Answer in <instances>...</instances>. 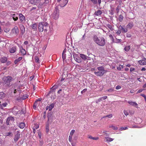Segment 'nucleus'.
Instances as JSON below:
<instances>
[{
	"label": "nucleus",
	"instance_id": "nucleus-1",
	"mask_svg": "<svg viewBox=\"0 0 146 146\" xmlns=\"http://www.w3.org/2000/svg\"><path fill=\"white\" fill-rule=\"evenodd\" d=\"M93 39L97 44L101 46H104L106 43L105 39L103 37H98L97 35H93Z\"/></svg>",
	"mask_w": 146,
	"mask_h": 146
},
{
	"label": "nucleus",
	"instance_id": "nucleus-2",
	"mask_svg": "<svg viewBox=\"0 0 146 146\" xmlns=\"http://www.w3.org/2000/svg\"><path fill=\"white\" fill-rule=\"evenodd\" d=\"M3 84L4 86L6 87H9L12 84L11 82L14 79L10 76H4L2 78Z\"/></svg>",
	"mask_w": 146,
	"mask_h": 146
},
{
	"label": "nucleus",
	"instance_id": "nucleus-3",
	"mask_svg": "<svg viewBox=\"0 0 146 146\" xmlns=\"http://www.w3.org/2000/svg\"><path fill=\"white\" fill-rule=\"evenodd\" d=\"M97 69L98 71H95L94 72V74L97 76H102L107 72V70H105L104 67L103 66L98 67Z\"/></svg>",
	"mask_w": 146,
	"mask_h": 146
},
{
	"label": "nucleus",
	"instance_id": "nucleus-4",
	"mask_svg": "<svg viewBox=\"0 0 146 146\" xmlns=\"http://www.w3.org/2000/svg\"><path fill=\"white\" fill-rule=\"evenodd\" d=\"M59 15V10L58 7L56 6L55 7L54 10L52 14V16L54 19L56 20L58 18Z\"/></svg>",
	"mask_w": 146,
	"mask_h": 146
},
{
	"label": "nucleus",
	"instance_id": "nucleus-5",
	"mask_svg": "<svg viewBox=\"0 0 146 146\" xmlns=\"http://www.w3.org/2000/svg\"><path fill=\"white\" fill-rule=\"evenodd\" d=\"M20 133L19 131H17L15 132V135L14 138V141L17 142L20 138Z\"/></svg>",
	"mask_w": 146,
	"mask_h": 146
},
{
	"label": "nucleus",
	"instance_id": "nucleus-6",
	"mask_svg": "<svg viewBox=\"0 0 146 146\" xmlns=\"http://www.w3.org/2000/svg\"><path fill=\"white\" fill-rule=\"evenodd\" d=\"M12 33L16 35H18L19 31L17 26H15L12 29Z\"/></svg>",
	"mask_w": 146,
	"mask_h": 146
},
{
	"label": "nucleus",
	"instance_id": "nucleus-7",
	"mask_svg": "<svg viewBox=\"0 0 146 146\" xmlns=\"http://www.w3.org/2000/svg\"><path fill=\"white\" fill-rule=\"evenodd\" d=\"M118 29L119 30H120L123 33H126L128 31V30L127 29L126 27L125 28V26H122L121 25H119L118 27Z\"/></svg>",
	"mask_w": 146,
	"mask_h": 146
},
{
	"label": "nucleus",
	"instance_id": "nucleus-8",
	"mask_svg": "<svg viewBox=\"0 0 146 146\" xmlns=\"http://www.w3.org/2000/svg\"><path fill=\"white\" fill-rule=\"evenodd\" d=\"M43 23H39L38 25V29L39 31L40 32H42L44 28L43 27Z\"/></svg>",
	"mask_w": 146,
	"mask_h": 146
},
{
	"label": "nucleus",
	"instance_id": "nucleus-9",
	"mask_svg": "<svg viewBox=\"0 0 146 146\" xmlns=\"http://www.w3.org/2000/svg\"><path fill=\"white\" fill-rule=\"evenodd\" d=\"M56 87L55 85L54 86H52L51 88V89H52L50 90V92H49L48 93L47 95V96H49L50 95H51V94H54V90L56 89Z\"/></svg>",
	"mask_w": 146,
	"mask_h": 146
},
{
	"label": "nucleus",
	"instance_id": "nucleus-10",
	"mask_svg": "<svg viewBox=\"0 0 146 146\" xmlns=\"http://www.w3.org/2000/svg\"><path fill=\"white\" fill-rule=\"evenodd\" d=\"M40 0H29L30 3L35 5H37L40 3Z\"/></svg>",
	"mask_w": 146,
	"mask_h": 146
},
{
	"label": "nucleus",
	"instance_id": "nucleus-11",
	"mask_svg": "<svg viewBox=\"0 0 146 146\" xmlns=\"http://www.w3.org/2000/svg\"><path fill=\"white\" fill-rule=\"evenodd\" d=\"M80 56L84 60H90L89 58H90V57H88V56L85 55L84 54H80Z\"/></svg>",
	"mask_w": 146,
	"mask_h": 146
},
{
	"label": "nucleus",
	"instance_id": "nucleus-12",
	"mask_svg": "<svg viewBox=\"0 0 146 146\" xmlns=\"http://www.w3.org/2000/svg\"><path fill=\"white\" fill-rule=\"evenodd\" d=\"M139 63L141 65H146V59L144 58L142 60L138 61Z\"/></svg>",
	"mask_w": 146,
	"mask_h": 146
},
{
	"label": "nucleus",
	"instance_id": "nucleus-13",
	"mask_svg": "<svg viewBox=\"0 0 146 146\" xmlns=\"http://www.w3.org/2000/svg\"><path fill=\"white\" fill-rule=\"evenodd\" d=\"M133 26V22L129 23L126 26V28L127 29H131Z\"/></svg>",
	"mask_w": 146,
	"mask_h": 146
},
{
	"label": "nucleus",
	"instance_id": "nucleus-14",
	"mask_svg": "<svg viewBox=\"0 0 146 146\" xmlns=\"http://www.w3.org/2000/svg\"><path fill=\"white\" fill-rule=\"evenodd\" d=\"M19 16V19L21 22H23L25 21V17L22 14H20Z\"/></svg>",
	"mask_w": 146,
	"mask_h": 146
},
{
	"label": "nucleus",
	"instance_id": "nucleus-15",
	"mask_svg": "<svg viewBox=\"0 0 146 146\" xmlns=\"http://www.w3.org/2000/svg\"><path fill=\"white\" fill-rule=\"evenodd\" d=\"M20 51L22 55H25L26 54V52L25 49L23 48L22 47H21L20 48Z\"/></svg>",
	"mask_w": 146,
	"mask_h": 146
},
{
	"label": "nucleus",
	"instance_id": "nucleus-16",
	"mask_svg": "<svg viewBox=\"0 0 146 146\" xmlns=\"http://www.w3.org/2000/svg\"><path fill=\"white\" fill-rule=\"evenodd\" d=\"M16 48L15 47H13L10 48L9 49V52L11 53H14L16 51Z\"/></svg>",
	"mask_w": 146,
	"mask_h": 146
},
{
	"label": "nucleus",
	"instance_id": "nucleus-17",
	"mask_svg": "<svg viewBox=\"0 0 146 146\" xmlns=\"http://www.w3.org/2000/svg\"><path fill=\"white\" fill-rule=\"evenodd\" d=\"M74 58L75 60L78 62L80 63L82 62V60L80 58L76 56H74Z\"/></svg>",
	"mask_w": 146,
	"mask_h": 146
},
{
	"label": "nucleus",
	"instance_id": "nucleus-18",
	"mask_svg": "<svg viewBox=\"0 0 146 146\" xmlns=\"http://www.w3.org/2000/svg\"><path fill=\"white\" fill-rule=\"evenodd\" d=\"M18 16L19 15L17 13L14 14L13 15L12 18L15 21H16L18 19Z\"/></svg>",
	"mask_w": 146,
	"mask_h": 146
},
{
	"label": "nucleus",
	"instance_id": "nucleus-19",
	"mask_svg": "<svg viewBox=\"0 0 146 146\" xmlns=\"http://www.w3.org/2000/svg\"><path fill=\"white\" fill-rule=\"evenodd\" d=\"M15 86V84H13V86L10 89L11 92L12 93L13 92L14 94L16 93V88Z\"/></svg>",
	"mask_w": 146,
	"mask_h": 146
},
{
	"label": "nucleus",
	"instance_id": "nucleus-20",
	"mask_svg": "<svg viewBox=\"0 0 146 146\" xmlns=\"http://www.w3.org/2000/svg\"><path fill=\"white\" fill-rule=\"evenodd\" d=\"M66 49H64L63 52L62 53V58L64 60L66 58Z\"/></svg>",
	"mask_w": 146,
	"mask_h": 146
},
{
	"label": "nucleus",
	"instance_id": "nucleus-21",
	"mask_svg": "<svg viewBox=\"0 0 146 146\" xmlns=\"http://www.w3.org/2000/svg\"><path fill=\"white\" fill-rule=\"evenodd\" d=\"M127 102L130 105L133 106L138 105L135 102H133L131 101H128Z\"/></svg>",
	"mask_w": 146,
	"mask_h": 146
},
{
	"label": "nucleus",
	"instance_id": "nucleus-22",
	"mask_svg": "<svg viewBox=\"0 0 146 146\" xmlns=\"http://www.w3.org/2000/svg\"><path fill=\"white\" fill-rule=\"evenodd\" d=\"M64 2L63 3L60 5L61 7H62L65 6L68 3V0H63Z\"/></svg>",
	"mask_w": 146,
	"mask_h": 146
},
{
	"label": "nucleus",
	"instance_id": "nucleus-23",
	"mask_svg": "<svg viewBox=\"0 0 146 146\" xmlns=\"http://www.w3.org/2000/svg\"><path fill=\"white\" fill-rule=\"evenodd\" d=\"M102 13L101 11L100 10H98L95 12L94 14L97 16H100Z\"/></svg>",
	"mask_w": 146,
	"mask_h": 146
},
{
	"label": "nucleus",
	"instance_id": "nucleus-24",
	"mask_svg": "<svg viewBox=\"0 0 146 146\" xmlns=\"http://www.w3.org/2000/svg\"><path fill=\"white\" fill-rule=\"evenodd\" d=\"M7 60V58L6 57H3L0 59V61L2 63L5 62Z\"/></svg>",
	"mask_w": 146,
	"mask_h": 146
},
{
	"label": "nucleus",
	"instance_id": "nucleus-25",
	"mask_svg": "<svg viewBox=\"0 0 146 146\" xmlns=\"http://www.w3.org/2000/svg\"><path fill=\"white\" fill-rule=\"evenodd\" d=\"M105 139H106V141L107 142H110L113 141L114 139H113L108 137H105Z\"/></svg>",
	"mask_w": 146,
	"mask_h": 146
},
{
	"label": "nucleus",
	"instance_id": "nucleus-26",
	"mask_svg": "<svg viewBox=\"0 0 146 146\" xmlns=\"http://www.w3.org/2000/svg\"><path fill=\"white\" fill-rule=\"evenodd\" d=\"M42 23L43 27L44 28V30H46L47 27H48V24L46 22H43Z\"/></svg>",
	"mask_w": 146,
	"mask_h": 146
},
{
	"label": "nucleus",
	"instance_id": "nucleus-27",
	"mask_svg": "<svg viewBox=\"0 0 146 146\" xmlns=\"http://www.w3.org/2000/svg\"><path fill=\"white\" fill-rule=\"evenodd\" d=\"M39 125L37 123H35L33 124L32 126V128L33 127L35 129H37L39 128Z\"/></svg>",
	"mask_w": 146,
	"mask_h": 146
},
{
	"label": "nucleus",
	"instance_id": "nucleus-28",
	"mask_svg": "<svg viewBox=\"0 0 146 146\" xmlns=\"http://www.w3.org/2000/svg\"><path fill=\"white\" fill-rule=\"evenodd\" d=\"M7 105L6 102L3 103L2 104H0V108L1 109H3V107H5Z\"/></svg>",
	"mask_w": 146,
	"mask_h": 146
},
{
	"label": "nucleus",
	"instance_id": "nucleus-29",
	"mask_svg": "<svg viewBox=\"0 0 146 146\" xmlns=\"http://www.w3.org/2000/svg\"><path fill=\"white\" fill-rule=\"evenodd\" d=\"M25 125V124L24 123H21L19 124V127L21 129L23 128Z\"/></svg>",
	"mask_w": 146,
	"mask_h": 146
},
{
	"label": "nucleus",
	"instance_id": "nucleus-30",
	"mask_svg": "<svg viewBox=\"0 0 146 146\" xmlns=\"http://www.w3.org/2000/svg\"><path fill=\"white\" fill-rule=\"evenodd\" d=\"M5 96V94L3 92H0V99H3Z\"/></svg>",
	"mask_w": 146,
	"mask_h": 146
},
{
	"label": "nucleus",
	"instance_id": "nucleus-31",
	"mask_svg": "<svg viewBox=\"0 0 146 146\" xmlns=\"http://www.w3.org/2000/svg\"><path fill=\"white\" fill-rule=\"evenodd\" d=\"M55 104L54 103L51 104L49 106V111H50L53 108Z\"/></svg>",
	"mask_w": 146,
	"mask_h": 146
},
{
	"label": "nucleus",
	"instance_id": "nucleus-32",
	"mask_svg": "<svg viewBox=\"0 0 146 146\" xmlns=\"http://www.w3.org/2000/svg\"><path fill=\"white\" fill-rule=\"evenodd\" d=\"M21 33L23 34L25 32V28L23 25H22L21 27Z\"/></svg>",
	"mask_w": 146,
	"mask_h": 146
},
{
	"label": "nucleus",
	"instance_id": "nucleus-33",
	"mask_svg": "<svg viewBox=\"0 0 146 146\" xmlns=\"http://www.w3.org/2000/svg\"><path fill=\"white\" fill-rule=\"evenodd\" d=\"M22 59V57H19L18 59H17L15 60V64H17L18 62L20 61Z\"/></svg>",
	"mask_w": 146,
	"mask_h": 146
},
{
	"label": "nucleus",
	"instance_id": "nucleus-34",
	"mask_svg": "<svg viewBox=\"0 0 146 146\" xmlns=\"http://www.w3.org/2000/svg\"><path fill=\"white\" fill-rule=\"evenodd\" d=\"M89 1L94 4H96L98 3V0H89Z\"/></svg>",
	"mask_w": 146,
	"mask_h": 146
},
{
	"label": "nucleus",
	"instance_id": "nucleus-35",
	"mask_svg": "<svg viewBox=\"0 0 146 146\" xmlns=\"http://www.w3.org/2000/svg\"><path fill=\"white\" fill-rule=\"evenodd\" d=\"M131 47L130 46H126L124 48L125 50L126 51H128L130 49Z\"/></svg>",
	"mask_w": 146,
	"mask_h": 146
},
{
	"label": "nucleus",
	"instance_id": "nucleus-36",
	"mask_svg": "<svg viewBox=\"0 0 146 146\" xmlns=\"http://www.w3.org/2000/svg\"><path fill=\"white\" fill-rule=\"evenodd\" d=\"M129 127L131 128H140L142 127H138L137 125H131L129 124Z\"/></svg>",
	"mask_w": 146,
	"mask_h": 146
},
{
	"label": "nucleus",
	"instance_id": "nucleus-37",
	"mask_svg": "<svg viewBox=\"0 0 146 146\" xmlns=\"http://www.w3.org/2000/svg\"><path fill=\"white\" fill-rule=\"evenodd\" d=\"M37 24L35 23L32 26V28L34 29V30H36L37 29Z\"/></svg>",
	"mask_w": 146,
	"mask_h": 146
},
{
	"label": "nucleus",
	"instance_id": "nucleus-38",
	"mask_svg": "<svg viewBox=\"0 0 146 146\" xmlns=\"http://www.w3.org/2000/svg\"><path fill=\"white\" fill-rule=\"evenodd\" d=\"M121 41V39H117L116 38V40H113V42L116 43H119Z\"/></svg>",
	"mask_w": 146,
	"mask_h": 146
},
{
	"label": "nucleus",
	"instance_id": "nucleus-39",
	"mask_svg": "<svg viewBox=\"0 0 146 146\" xmlns=\"http://www.w3.org/2000/svg\"><path fill=\"white\" fill-rule=\"evenodd\" d=\"M37 105V101H35L34 102L33 105V108L34 109H36V107Z\"/></svg>",
	"mask_w": 146,
	"mask_h": 146
},
{
	"label": "nucleus",
	"instance_id": "nucleus-40",
	"mask_svg": "<svg viewBox=\"0 0 146 146\" xmlns=\"http://www.w3.org/2000/svg\"><path fill=\"white\" fill-rule=\"evenodd\" d=\"M123 17L122 15H120L118 18L119 21L120 22H121L123 20Z\"/></svg>",
	"mask_w": 146,
	"mask_h": 146
},
{
	"label": "nucleus",
	"instance_id": "nucleus-41",
	"mask_svg": "<svg viewBox=\"0 0 146 146\" xmlns=\"http://www.w3.org/2000/svg\"><path fill=\"white\" fill-rule=\"evenodd\" d=\"M7 121H13L14 120V119L12 117H9L7 118Z\"/></svg>",
	"mask_w": 146,
	"mask_h": 146
},
{
	"label": "nucleus",
	"instance_id": "nucleus-42",
	"mask_svg": "<svg viewBox=\"0 0 146 146\" xmlns=\"http://www.w3.org/2000/svg\"><path fill=\"white\" fill-rule=\"evenodd\" d=\"M112 117V115L110 114L108 115L105 116L103 117V118H106V117H108L109 118H111Z\"/></svg>",
	"mask_w": 146,
	"mask_h": 146
},
{
	"label": "nucleus",
	"instance_id": "nucleus-43",
	"mask_svg": "<svg viewBox=\"0 0 146 146\" xmlns=\"http://www.w3.org/2000/svg\"><path fill=\"white\" fill-rule=\"evenodd\" d=\"M51 98V99L54 100L55 98V96L54 94H51L49 96Z\"/></svg>",
	"mask_w": 146,
	"mask_h": 146
},
{
	"label": "nucleus",
	"instance_id": "nucleus-44",
	"mask_svg": "<svg viewBox=\"0 0 146 146\" xmlns=\"http://www.w3.org/2000/svg\"><path fill=\"white\" fill-rule=\"evenodd\" d=\"M10 30V29L9 28H4V32L6 33H7Z\"/></svg>",
	"mask_w": 146,
	"mask_h": 146
},
{
	"label": "nucleus",
	"instance_id": "nucleus-45",
	"mask_svg": "<svg viewBox=\"0 0 146 146\" xmlns=\"http://www.w3.org/2000/svg\"><path fill=\"white\" fill-rule=\"evenodd\" d=\"M13 134H12V133L11 132H8L6 133V136H12Z\"/></svg>",
	"mask_w": 146,
	"mask_h": 146
},
{
	"label": "nucleus",
	"instance_id": "nucleus-46",
	"mask_svg": "<svg viewBox=\"0 0 146 146\" xmlns=\"http://www.w3.org/2000/svg\"><path fill=\"white\" fill-rule=\"evenodd\" d=\"M110 127L112 128L113 130H116L117 129V127L116 126L113 125H110L109 127Z\"/></svg>",
	"mask_w": 146,
	"mask_h": 146
},
{
	"label": "nucleus",
	"instance_id": "nucleus-47",
	"mask_svg": "<svg viewBox=\"0 0 146 146\" xmlns=\"http://www.w3.org/2000/svg\"><path fill=\"white\" fill-rule=\"evenodd\" d=\"M46 132L48 133V131L49 130V125L48 124H46Z\"/></svg>",
	"mask_w": 146,
	"mask_h": 146
},
{
	"label": "nucleus",
	"instance_id": "nucleus-48",
	"mask_svg": "<svg viewBox=\"0 0 146 146\" xmlns=\"http://www.w3.org/2000/svg\"><path fill=\"white\" fill-rule=\"evenodd\" d=\"M43 141L42 140H40L39 141V145L40 146H42L43 144Z\"/></svg>",
	"mask_w": 146,
	"mask_h": 146
},
{
	"label": "nucleus",
	"instance_id": "nucleus-49",
	"mask_svg": "<svg viewBox=\"0 0 146 146\" xmlns=\"http://www.w3.org/2000/svg\"><path fill=\"white\" fill-rule=\"evenodd\" d=\"M75 132V130L74 129L72 130L70 132V135L72 136V135L74 134Z\"/></svg>",
	"mask_w": 146,
	"mask_h": 146
},
{
	"label": "nucleus",
	"instance_id": "nucleus-50",
	"mask_svg": "<svg viewBox=\"0 0 146 146\" xmlns=\"http://www.w3.org/2000/svg\"><path fill=\"white\" fill-rule=\"evenodd\" d=\"M128 129V128L127 127H124L120 128L119 129V130L120 131H122L123 130H126Z\"/></svg>",
	"mask_w": 146,
	"mask_h": 146
},
{
	"label": "nucleus",
	"instance_id": "nucleus-51",
	"mask_svg": "<svg viewBox=\"0 0 146 146\" xmlns=\"http://www.w3.org/2000/svg\"><path fill=\"white\" fill-rule=\"evenodd\" d=\"M38 137L40 139H41V132L39 131L38 132Z\"/></svg>",
	"mask_w": 146,
	"mask_h": 146
},
{
	"label": "nucleus",
	"instance_id": "nucleus-52",
	"mask_svg": "<svg viewBox=\"0 0 146 146\" xmlns=\"http://www.w3.org/2000/svg\"><path fill=\"white\" fill-rule=\"evenodd\" d=\"M103 133H104V136H105V137H108L109 136V134L108 133H106V132L104 131L103 132Z\"/></svg>",
	"mask_w": 146,
	"mask_h": 146
},
{
	"label": "nucleus",
	"instance_id": "nucleus-53",
	"mask_svg": "<svg viewBox=\"0 0 146 146\" xmlns=\"http://www.w3.org/2000/svg\"><path fill=\"white\" fill-rule=\"evenodd\" d=\"M114 88H111L106 90V91L108 92H111L113 91Z\"/></svg>",
	"mask_w": 146,
	"mask_h": 146
},
{
	"label": "nucleus",
	"instance_id": "nucleus-54",
	"mask_svg": "<svg viewBox=\"0 0 146 146\" xmlns=\"http://www.w3.org/2000/svg\"><path fill=\"white\" fill-rule=\"evenodd\" d=\"M123 113L126 116H127L129 114L128 112L127 111L124 110Z\"/></svg>",
	"mask_w": 146,
	"mask_h": 146
},
{
	"label": "nucleus",
	"instance_id": "nucleus-55",
	"mask_svg": "<svg viewBox=\"0 0 146 146\" xmlns=\"http://www.w3.org/2000/svg\"><path fill=\"white\" fill-rule=\"evenodd\" d=\"M109 37L112 40V41L113 42L114 40L113 36L112 35L110 34L109 35Z\"/></svg>",
	"mask_w": 146,
	"mask_h": 146
},
{
	"label": "nucleus",
	"instance_id": "nucleus-56",
	"mask_svg": "<svg viewBox=\"0 0 146 146\" xmlns=\"http://www.w3.org/2000/svg\"><path fill=\"white\" fill-rule=\"evenodd\" d=\"M121 31H120V30H119L117 31L116 33L117 35H119L120 34H121Z\"/></svg>",
	"mask_w": 146,
	"mask_h": 146
},
{
	"label": "nucleus",
	"instance_id": "nucleus-57",
	"mask_svg": "<svg viewBox=\"0 0 146 146\" xmlns=\"http://www.w3.org/2000/svg\"><path fill=\"white\" fill-rule=\"evenodd\" d=\"M39 60L38 57L37 56H36L35 58V62H39Z\"/></svg>",
	"mask_w": 146,
	"mask_h": 146
},
{
	"label": "nucleus",
	"instance_id": "nucleus-58",
	"mask_svg": "<svg viewBox=\"0 0 146 146\" xmlns=\"http://www.w3.org/2000/svg\"><path fill=\"white\" fill-rule=\"evenodd\" d=\"M72 136L69 135L68 140L69 142H71L72 139Z\"/></svg>",
	"mask_w": 146,
	"mask_h": 146
},
{
	"label": "nucleus",
	"instance_id": "nucleus-59",
	"mask_svg": "<svg viewBox=\"0 0 146 146\" xmlns=\"http://www.w3.org/2000/svg\"><path fill=\"white\" fill-rule=\"evenodd\" d=\"M108 27L111 30H112L113 29V28H112V27H111V25H108Z\"/></svg>",
	"mask_w": 146,
	"mask_h": 146
},
{
	"label": "nucleus",
	"instance_id": "nucleus-60",
	"mask_svg": "<svg viewBox=\"0 0 146 146\" xmlns=\"http://www.w3.org/2000/svg\"><path fill=\"white\" fill-rule=\"evenodd\" d=\"M107 96H103V97H102V100H105V99H107Z\"/></svg>",
	"mask_w": 146,
	"mask_h": 146
},
{
	"label": "nucleus",
	"instance_id": "nucleus-61",
	"mask_svg": "<svg viewBox=\"0 0 146 146\" xmlns=\"http://www.w3.org/2000/svg\"><path fill=\"white\" fill-rule=\"evenodd\" d=\"M121 88V87L120 86L118 85L116 87L115 89L116 90H118L120 89Z\"/></svg>",
	"mask_w": 146,
	"mask_h": 146
},
{
	"label": "nucleus",
	"instance_id": "nucleus-62",
	"mask_svg": "<svg viewBox=\"0 0 146 146\" xmlns=\"http://www.w3.org/2000/svg\"><path fill=\"white\" fill-rule=\"evenodd\" d=\"M143 91V89H140L137 92V94H138V93H140L141 92H142Z\"/></svg>",
	"mask_w": 146,
	"mask_h": 146
},
{
	"label": "nucleus",
	"instance_id": "nucleus-63",
	"mask_svg": "<svg viewBox=\"0 0 146 146\" xmlns=\"http://www.w3.org/2000/svg\"><path fill=\"white\" fill-rule=\"evenodd\" d=\"M117 68L119 70H121V68L119 65L117 67Z\"/></svg>",
	"mask_w": 146,
	"mask_h": 146
},
{
	"label": "nucleus",
	"instance_id": "nucleus-64",
	"mask_svg": "<svg viewBox=\"0 0 146 146\" xmlns=\"http://www.w3.org/2000/svg\"><path fill=\"white\" fill-rule=\"evenodd\" d=\"M87 90V89H84L81 92V93L82 94H83Z\"/></svg>",
	"mask_w": 146,
	"mask_h": 146
}]
</instances>
